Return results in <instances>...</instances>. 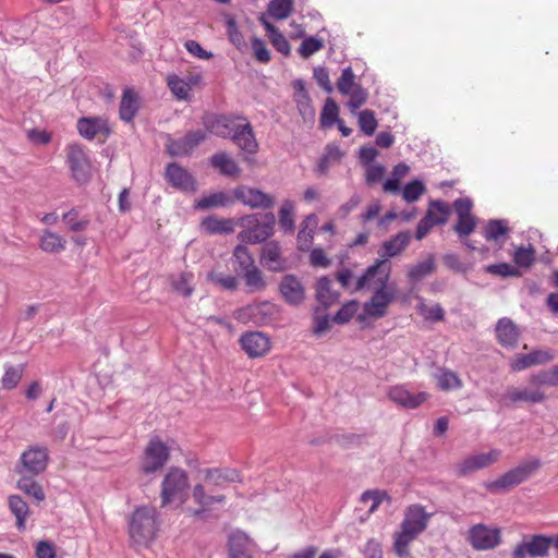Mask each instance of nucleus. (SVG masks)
<instances>
[{
    "instance_id": "f257e3e1",
    "label": "nucleus",
    "mask_w": 558,
    "mask_h": 558,
    "mask_svg": "<svg viewBox=\"0 0 558 558\" xmlns=\"http://www.w3.org/2000/svg\"><path fill=\"white\" fill-rule=\"evenodd\" d=\"M384 260L378 259L356 278L355 289L361 291H374L375 294L369 302L364 304L363 313L357 315L360 323H365L368 318L380 317L384 315V276L381 272Z\"/></svg>"
},
{
    "instance_id": "f03ea898",
    "label": "nucleus",
    "mask_w": 558,
    "mask_h": 558,
    "mask_svg": "<svg viewBox=\"0 0 558 558\" xmlns=\"http://www.w3.org/2000/svg\"><path fill=\"white\" fill-rule=\"evenodd\" d=\"M216 133L222 137H231L233 143L246 155H255L258 151V143L253 128L244 117H218Z\"/></svg>"
},
{
    "instance_id": "7ed1b4c3",
    "label": "nucleus",
    "mask_w": 558,
    "mask_h": 558,
    "mask_svg": "<svg viewBox=\"0 0 558 558\" xmlns=\"http://www.w3.org/2000/svg\"><path fill=\"white\" fill-rule=\"evenodd\" d=\"M159 530L158 513L155 508H136L129 519V536L136 546L147 547L156 538Z\"/></svg>"
},
{
    "instance_id": "20e7f679",
    "label": "nucleus",
    "mask_w": 558,
    "mask_h": 558,
    "mask_svg": "<svg viewBox=\"0 0 558 558\" xmlns=\"http://www.w3.org/2000/svg\"><path fill=\"white\" fill-rule=\"evenodd\" d=\"M551 536L545 534L524 535L512 549V558H546L549 555Z\"/></svg>"
},
{
    "instance_id": "39448f33",
    "label": "nucleus",
    "mask_w": 558,
    "mask_h": 558,
    "mask_svg": "<svg viewBox=\"0 0 558 558\" xmlns=\"http://www.w3.org/2000/svg\"><path fill=\"white\" fill-rule=\"evenodd\" d=\"M337 88L340 94L349 97L347 106L352 113H355L366 102L367 92L355 81L351 66L342 70Z\"/></svg>"
},
{
    "instance_id": "423d86ee",
    "label": "nucleus",
    "mask_w": 558,
    "mask_h": 558,
    "mask_svg": "<svg viewBox=\"0 0 558 558\" xmlns=\"http://www.w3.org/2000/svg\"><path fill=\"white\" fill-rule=\"evenodd\" d=\"M471 547L478 551L492 550L501 544V529L489 526L484 523L472 525L466 535Z\"/></svg>"
},
{
    "instance_id": "0eeeda50",
    "label": "nucleus",
    "mask_w": 558,
    "mask_h": 558,
    "mask_svg": "<svg viewBox=\"0 0 558 558\" xmlns=\"http://www.w3.org/2000/svg\"><path fill=\"white\" fill-rule=\"evenodd\" d=\"M278 311L275 304L270 302L253 303L233 313L234 319L242 324L252 323L257 326L270 324L277 316Z\"/></svg>"
},
{
    "instance_id": "6e6552de",
    "label": "nucleus",
    "mask_w": 558,
    "mask_h": 558,
    "mask_svg": "<svg viewBox=\"0 0 558 558\" xmlns=\"http://www.w3.org/2000/svg\"><path fill=\"white\" fill-rule=\"evenodd\" d=\"M451 214V206L442 199H434L428 203L425 216L416 228V239L422 240L435 226L445 225Z\"/></svg>"
},
{
    "instance_id": "1a4fd4ad",
    "label": "nucleus",
    "mask_w": 558,
    "mask_h": 558,
    "mask_svg": "<svg viewBox=\"0 0 558 558\" xmlns=\"http://www.w3.org/2000/svg\"><path fill=\"white\" fill-rule=\"evenodd\" d=\"M189 486L185 471L179 468H171L166 474L161 484V504L167 506L174 500H181Z\"/></svg>"
},
{
    "instance_id": "9d476101",
    "label": "nucleus",
    "mask_w": 558,
    "mask_h": 558,
    "mask_svg": "<svg viewBox=\"0 0 558 558\" xmlns=\"http://www.w3.org/2000/svg\"><path fill=\"white\" fill-rule=\"evenodd\" d=\"M251 228L241 233L243 241L248 243H260L267 240L274 232L276 218L272 213L256 214L250 218Z\"/></svg>"
},
{
    "instance_id": "9b49d317",
    "label": "nucleus",
    "mask_w": 558,
    "mask_h": 558,
    "mask_svg": "<svg viewBox=\"0 0 558 558\" xmlns=\"http://www.w3.org/2000/svg\"><path fill=\"white\" fill-rule=\"evenodd\" d=\"M452 208L457 215V222L453 225V231L460 238H466L474 232L477 226V219L472 214L473 203L469 197L457 198Z\"/></svg>"
},
{
    "instance_id": "f8f14e48",
    "label": "nucleus",
    "mask_w": 558,
    "mask_h": 558,
    "mask_svg": "<svg viewBox=\"0 0 558 558\" xmlns=\"http://www.w3.org/2000/svg\"><path fill=\"white\" fill-rule=\"evenodd\" d=\"M379 150L373 145L362 146L359 150V162L365 172V182L372 186L384 179V166L377 161Z\"/></svg>"
},
{
    "instance_id": "ddd939ff",
    "label": "nucleus",
    "mask_w": 558,
    "mask_h": 558,
    "mask_svg": "<svg viewBox=\"0 0 558 558\" xmlns=\"http://www.w3.org/2000/svg\"><path fill=\"white\" fill-rule=\"evenodd\" d=\"M541 461L538 459H532L518 465L517 468L508 471L493 484V488L508 489L510 487L518 486L523 483L533 472L538 470Z\"/></svg>"
},
{
    "instance_id": "4468645a",
    "label": "nucleus",
    "mask_w": 558,
    "mask_h": 558,
    "mask_svg": "<svg viewBox=\"0 0 558 558\" xmlns=\"http://www.w3.org/2000/svg\"><path fill=\"white\" fill-rule=\"evenodd\" d=\"M169 459L168 447L158 438H153L144 452L142 461V471L144 473H154L167 463Z\"/></svg>"
},
{
    "instance_id": "2eb2a0df",
    "label": "nucleus",
    "mask_w": 558,
    "mask_h": 558,
    "mask_svg": "<svg viewBox=\"0 0 558 558\" xmlns=\"http://www.w3.org/2000/svg\"><path fill=\"white\" fill-rule=\"evenodd\" d=\"M68 162L73 179L83 184L86 183L92 175L90 160L86 151L78 145L69 146Z\"/></svg>"
},
{
    "instance_id": "dca6fc26",
    "label": "nucleus",
    "mask_w": 558,
    "mask_h": 558,
    "mask_svg": "<svg viewBox=\"0 0 558 558\" xmlns=\"http://www.w3.org/2000/svg\"><path fill=\"white\" fill-rule=\"evenodd\" d=\"M48 460L49 456L45 447H29L22 453L20 458V462L22 465L20 473H26L31 475L40 474L46 470Z\"/></svg>"
},
{
    "instance_id": "f3484780",
    "label": "nucleus",
    "mask_w": 558,
    "mask_h": 558,
    "mask_svg": "<svg viewBox=\"0 0 558 558\" xmlns=\"http://www.w3.org/2000/svg\"><path fill=\"white\" fill-rule=\"evenodd\" d=\"M432 513L421 505H411L405 509L400 529L420 536L428 526Z\"/></svg>"
},
{
    "instance_id": "a211bd4d",
    "label": "nucleus",
    "mask_w": 558,
    "mask_h": 558,
    "mask_svg": "<svg viewBox=\"0 0 558 558\" xmlns=\"http://www.w3.org/2000/svg\"><path fill=\"white\" fill-rule=\"evenodd\" d=\"M255 549L254 541L244 532L236 530L229 534L228 551L230 558H253Z\"/></svg>"
},
{
    "instance_id": "6ab92c4d",
    "label": "nucleus",
    "mask_w": 558,
    "mask_h": 558,
    "mask_svg": "<svg viewBox=\"0 0 558 558\" xmlns=\"http://www.w3.org/2000/svg\"><path fill=\"white\" fill-rule=\"evenodd\" d=\"M77 131L82 137L88 141L97 137L105 141L110 133V128L108 121L104 118L84 117L77 121Z\"/></svg>"
},
{
    "instance_id": "aec40b11",
    "label": "nucleus",
    "mask_w": 558,
    "mask_h": 558,
    "mask_svg": "<svg viewBox=\"0 0 558 558\" xmlns=\"http://www.w3.org/2000/svg\"><path fill=\"white\" fill-rule=\"evenodd\" d=\"M500 456L501 451L497 449H493L486 453L470 456L459 463L458 473L460 475H468L475 471L485 469L497 462Z\"/></svg>"
},
{
    "instance_id": "412c9836",
    "label": "nucleus",
    "mask_w": 558,
    "mask_h": 558,
    "mask_svg": "<svg viewBox=\"0 0 558 558\" xmlns=\"http://www.w3.org/2000/svg\"><path fill=\"white\" fill-rule=\"evenodd\" d=\"M242 350L250 357H259L270 350V341L268 337L260 331H251L244 333L240 338Z\"/></svg>"
},
{
    "instance_id": "4be33fe9",
    "label": "nucleus",
    "mask_w": 558,
    "mask_h": 558,
    "mask_svg": "<svg viewBox=\"0 0 558 558\" xmlns=\"http://www.w3.org/2000/svg\"><path fill=\"white\" fill-rule=\"evenodd\" d=\"M234 196L238 201L252 208H270L274 205V198L259 190L241 186L235 189Z\"/></svg>"
},
{
    "instance_id": "5701e85b",
    "label": "nucleus",
    "mask_w": 558,
    "mask_h": 558,
    "mask_svg": "<svg viewBox=\"0 0 558 558\" xmlns=\"http://www.w3.org/2000/svg\"><path fill=\"white\" fill-rule=\"evenodd\" d=\"M279 290L284 301L291 305H299L305 296L302 282L292 275L282 278Z\"/></svg>"
},
{
    "instance_id": "b1692460",
    "label": "nucleus",
    "mask_w": 558,
    "mask_h": 558,
    "mask_svg": "<svg viewBox=\"0 0 558 558\" xmlns=\"http://www.w3.org/2000/svg\"><path fill=\"white\" fill-rule=\"evenodd\" d=\"M166 178L168 182L175 189L184 192L195 190V182L193 177L187 170L180 167L178 163H170L166 169Z\"/></svg>"
},
{
    "instance_id": "393cba45",
    "label": "nucleus",
    "mask_w": 558,
    "mask_h": 558,
    "mask_svg": "<svg viewBox=\"0 0 558 558\" xmlns=\"http://www.w3.org/2000/svg\"><path fill=\"white\" fill-rule=\"evenodd\" d=\"M554 359L553 354L549 351H533L529 354H520L518 355L512 364L511 367L515 372L523 371L527 367L538 365V364H545L550 362Z\"/></svg>"
},
{
    "instance_id": "a878e982",
    "label": "nucleus",
    "mask_w": 558,
    "mask_h": 558,
    "mask_svg": "<svg viewBox=\"0 0 558 558\" xmlns=\"http://www.w3.org/2000/svg\"><path fill=\"white\" fill-rule=\"evenodd\" d=\"M496 337L501 345L513 348L519 340L518 327L511 319L501 318L496 326Z\"/></svg>"
},
{
    "instance_id": "bb28decb",
    "label": "nucleus",
    "mask_w": 558,
    "mask_h": 558,
    "mask_svg": "<svg viewBox=\"0 0 558 558\" xmlns=\"http://www.w3.org/2000/svg\"><path fill=\"white\" fill-rule=\"evenodd\" d=\"M426 392L412 393L402 388H393L389 392V399L397 404L405 408L414 409L427 400Z\"/></svg>"
},
{
    "instance_id": "cd10ccee",
    "label": "nucleus",
    "mask_w": 558,
    "mask_h": 558,
    "mask_svg": "<svg viewBox=\"0 0 558 558\" xmlns=\"http://www.w3.org/2000/svg\"><path fill=\"white\" fill-rule=\"evenodd\" d=\"M204 481L209 485L222 487L228 483L241 481V477L234 469H207Z\"/></svg>"
},
{
    "instance_id": "c85d7f7f",
    "label": "nucleus",
    "mask_w": 558,
    "mask_h": 558,
    "mask_svg": "<svg viewBox=\"0 0 558 558\" xmlns=\"http://www.w3.org/2000/svg\"><path fill=\"white\" fill-rule=\"evenodd\" d=\"M505 399L510 403L529 402L539 403L546 399L544 392L539 390H530L527 388H509L505 393Z\"/></svg>"
},
{
    "instance_id": "c756f323",
    "label": "nucleus",
    "mask_w": 558,
    "mask_h": 558,
    "mask_svg": "<svg viewBox=\"0 0 558 558\" xmlns=\"http://www.w3.org/2000/svg\"><path fill=\"white\" fill-rule=\"evenodd\" d=\"M140 108V100L137 94L131 89L125 88L122 94L119 114L124 122H131L136 116Z\"/></svg>"
},
{
    "instance_id": "7c9ffc66",
    "label": "nucleus",
    "mask_w": 558,
    "mask_h": 558,
    "mask_svg": "<svg viewBox=\"0 0 558 558\" xmlns=\"http://www.w3.org/2000/svg\"><path fill=\"white\" fill-rule=\"evenodd\" d=\"M193 499L199 506V509L194 512L195 515H202L205 511L209 510L215 504H223V495H208L205 493L204 485L197 484L193 488Z\"/></svg>"
},
{
    "instance_id": "2f4dec72",
    "label": "nucleus",
    "mask_w": 558,
    "mask_h": 558,
    "mask_svg": "<svg viewBox=\"0 0 558 558\" xmlns=\"http://www.w3.org/2000/svg\"><path fill=\"white\" fill-rule=\"evenodd\" d=\"M418 536L400 529L393 534L392 551L399 558H412L411 545Z\"/></svg>"
},
{
    "instance_id": "473e14b6",
    "label": "nucleus",
    "mask_w": 558,
    "mask_h": 558,
    "mask_svg": "<svg viewBox=\"0 0 558 558\" xmlns=\"http://www.w3.org/2000/svg\"><path fill=\"white\" fill-rule=\"evenodd\" d=\"M65 244L63 236L48 229L44 230L39 236V247L46 253H61L65 250Z\"/></svg>"
},
{
    "instance_id": "72a5a7b5",
    "label": "nucleus",
    "mask_w": 558,
    "mask_h": 558,
    "mask_svg": "<svg viewBox=\"0 0 558 558\" xmlns=\"http://www.w3.org/2000/svg\"><path fill=\"white\" fill-rule=\"evenodd\" d=\"M9 509L16 519V527L24 531L26 527V520L29 514V507L27 502L19 495H11L8 498Z\"/></svg>"
},
{
    "instance_id": "f704fd0d",
    "label": "nucleus",
    "mask_w": 558,
    "mask_h": 558,
    "mask_svg": "<svg viewBox=\"0 0 558 558\" xmlns=\"http://www.w3.org/2000/svg\"><path fill=\"white\" fill-rule=\"evenodd\" d=\"M509 233V228L505 220H489L484 227L483 234L487 241H492L501 246Z\"/></svg>"
},
{
    "instance_id": "c9c22d12",
    "label": "nucleus",
    "mask_w": 558,
    "mask_h": 558,
    "mask_svg": "<svg viewBox=\"0 0 558 558\" xmlns=\"http://www.w3.org/2000/svg\"><path fill=\"white\" fill-rule=\"evenodd\" d=\"M259 22L264 26L272 46L282 54H289L290 53V45L286 37L279 32V29L271 24L265 15H262L259 17Z\"/></svg>"
},
{
    "instance_id": "e433bc0d",
    "label": "nucleus",
    "mask_w": 558,
    "mask_h": 558,
    "mask_svg": "<svg viewBox=\"0 0 558 558\" xmlns=\"http://www.w3.org/2000/svg\"><path fill=\"white\" fill-rule=\"evenodd\" d=\"M316 299L324 307L332 305L339 299V293L331 289V280L327 276L320 277L316 282Z\"/></svg>"
},
{
    "instance_id": "4c0bfd02",
    "label": "nucleus",
    "mask_w": 558,
    "mask_h": 558,
    "mask_svg": "<svg viewBox=\"0 0 558 558\" xmlns=\"http://www.w3.org/2000/svg\"><path fill=\"white\" fill-rule=\"evenodd\" d=\"M210 162L211 166L223 175L236 177L240 173V168L236 161L226 153L215 154L211 157Z\"/></svg>"
},
{
    "instance_id": "58836bf2",
    "label": "nucleus",
    "mask_w": 558,
    "mask_h": 558,
    "mask_svg": "<svg viewBox=\"0 0 558 558\" xmlns=\"http://www.w3.org/2000/svg\"><path fill=\"white\" fill-rule=\"evenodd\" d=\"M170 284L175 292L187 298L194 291V275L190 271L173 274L170 277Z\"/></svg>"
},
{
    "instance_id": "ea45409f",
    "label": "nucleus",
    "mask_w": 558,
    "mask_h": 558,
    "mask_svg": "<svg viewBox=\"0 0 558 558\" xmlns=\"http://www.w3.org/2000/svg\"><path fill=\"white\" fill-rule=\"evenodd\" d=\"M316 227V217L315 215L307 216L303 223L302 228L298 233V246L301 251H308L313 239H314V229Z\"/></svg>"
},
{
    "instance_id": "a19ab883",
    "label": "nucleus",
    "mask_w": 558,
    "mask_h": 558,
    "mask_svg": "<svg viewBox=\"0 0 558 558\" xmlns=\"http://www.w3.org/2000/svg\"><path fill=\"white\" fill-rule=\"evenodd\" d=\"M240 276L244 279L247 292L254 293L265 290L266 281L263 272L256 265L245 270Z\"/></svg>"
},
{
    "instance_id": "79ce46f5",
    "label": "nucleus",
    "mask_w": 558,
    "mask_h": 558,
    "mask_svg": "<svg viewBox=\"0 0 558 558\" xmlns=\"http://www.w3.org/2000/svg\"><path fill=\"white\" fill-rule=\"evenodd\" d=\"M231 262L234 271L239 276L255 265L254 259L250 254L248 250L243 245L235 246Z\"/></svg>"
},
{
    "instance_id": "37998d69",
    "label": "nucleus",
    "mask_w": 558,
    "mask_h": 558,
    "mask_svg": "<svg viewBox=\"0 0 558 558\" xmlns=\"http://www.w3.org/2000/svg\"><path fill=\"white\" fill-rule=\"evenodd\" d=\"M167 85L178 100H190L191 89L184 78L179 77L177 74H169L167 76Z\"/></svg>"
},
{
    "instance_id": "c03bdc74",
    "label": "nucleus",
    "mask_w": 558,
    "mask_h": 558,
    "mask_svg": "<svg viewBox=\"0 0 558 558\" xmlns=\"http://www.w3.org/2000/svg\"><path fill=\"white\" fill-rule=\"evenodd\" d=\"M436 380L438 388L444 391L456 390L462 387V380L460 377L449 369H440L436 375Z\"/></svg>"
},
{
    "instance_id": "a18cd8bd",
    "label": "nucleus",
    "mask_w": 558,
    "mask_h": 558,
    "mask_svg": "<svg viewBox=\"0 0 558 558\" xmlns=\"http://www.w3.org/2000/svg\"><path fill=\"white\" fill-rule=\"evenodd\" d=\"M16 487L37 501L45 500V493L38 482L29 476H23L17 481Z\"/></svg>"
},
{
    "instance_id": "49530a36",
    "label": "nucleus",
    "mask_w": 558,
    "mask_h": 558,
    "mask_svg": "<svg viewBox=\"0 0 558 558\" xmlns=\"http://www.w3.org/2000/svg\"><path fill=\"white\" fill-rule=\"evenodd\" d=\"M292 10V0H271L267 9L268 14L275 20H286Z\"/></svg>"
},
{
    "instance_id": "de8ad7c7",
    "label": "nucleus",
    "mask_w": 558,
    "mask_h": 558,
    "mask_svg": "<svg viewBox=\"0 0 558 558\" xmlns=\"http://www.w3.org/2000/svg\"><path fill=\"white\" fill-rule=\"evenodd\" d=\"M294 204L290 199H286L279 210V226L284 232H293L294 230Z\"/></svg>"
},
{
    "instance_id": "09e8293b",
    "label": "nucleus",
    "mask_w": 558,
    "mask_h": 558,
    "mask_svg": "<svg viewBox=\"0 0 558 558\" xmlns=\"http://www.w3.org/2000/svg\"><path fill=\"white\" fill-rule=\"evenodd\" d=\"M381 494L379 490H366L360 498L359 511L365 510L366 514L373 513L381 502Z\"/></svg>"
},
{
    "instance_id": "8fccbe9b",
    "label": "nucleus",
    "mask_w": 558,
    "mask_h": 558,
    "mask_svg": "<svg viewBox=\"0 0 558 558\" xmlns=\"http://www.w3.org/2000/svg\"><path fill=\"white\" fill-rule=\"evenodd\" d=\"M230 203L229 196L223 192L213 193L203 196L196 202L195 207L198 209H208L213 207H225Z\"/></svg>"
},
{
    "instance_id": "3c124183",
    "label": "nucleus",
    "mask_w": 558,
    "mask_h": 558,
    "mask_svg": "<svg viewBox=\"0 0 558 558\" xmlns=\"http://www.w3.org/2000/svg\"><path fill=\"white\" fill-rule=\"evenodd\" d=\"M435 269V263L433 256H428L426 259L417 263L409 270V278L411 281H420L426 276L430 275Z\"/></svg>"
},
{
    "instance_id": "603ef678",
    "label": "nucleus",
    "mask_w": 558,
    "mask_h": 558,
    "mask_svg": "<svg viewBox=\"0 0 558 558\" xmlns=\"http://www.w3.org/2000/svg\"><path fill=\"white\" fill-rule=\"evenodd\" d=\"M411 240V233L409 231L399 232L395 238L386 242V257L395 256L399 254L404 247H407Z\"/></svg>"
},
{
    "instance_id": "864d4df0",
    "label": "nucleus",
    "mask_w": 558,
    "mask_h": 558,
    "mask_svg": "<svg viewBox=\"0 0 558 558\" xmlns=\"http://www.w3.org/2000/svg\"><path fill=\"white\" fill-rule=\"evenodd\" d=\"M208 280L228 291H235L239 287V279L232 275H225L219 271H210Z\"/></svg>"
},
{
    "instance_id": "5fc2aeb1",
    "label": "nucleus",
    "mask_w": 558,
    "mask_h": 558,
    "mask_svg": "<svg viewBox=\"0 0 558 558\" xmlns=\"http://www.w3.org/2000/svg\"><path fill=\"white\" fill-rule=\"evenodd\" d=\"M339 113V108L333 99L327 98L325 105L323 107V111L320 114V124L324 128H330L335 123H337Z\"/></svg>"
},
{
    "instance_id": "6e6d98bb",
    "label": "nucleus",
    "mask_w": 558,
    "mask_h": 558,
    "mask_svg": "<svg viewBox=\"0 0 558 558\" xmlns=\"http://www.w3.org/2000/svg\"><path fill=\"white\" fill-rule=\"evenodd\" d=\"M417 312L426 320L441 322L445 317V312L439 304L428 305L423 300L417 304Z\"/></svg>"
},
{
    "instance_id": "4d7b16f0",
    "label": "nucleus",
    "mask_w": 558,
    "mask_h": 558,
    "mask_svg": "<svg viewBox=\"0 0 558 558\" xmlns=\"http://www.w3.org/2000/svg\"><path fill=\"white\" fill-rule=\"evenodd\" d=\"M409 171L410 167L407 163H398L392 170L391 178L386 179V191H400V181L409 173Z\"/></svg>"
},
{
    "instance_id": "13d9d810",
    "label": "nucleus",
    "mask_w": 558,
    "mask_h": 558,
    "mask_svg": "<svg viewBox=\"0 0 558 558\" xmlns=\"http://www.w3.org/2000/svg\"><path fill=\"white\" fill-rule=\"evenodd\" d=\"M262 260L270 269H276L280 260V247L277 243L270 242L263 247Z\"/></svg>"
},
{
    "instance_id": "bf43d9fd",
    "label": "nucleus",
    "mask_w": 558,
    "mask_h": 558,
    "mask_svg": "<svg viewBox=\"0 0 558 558\" xmlns=\"http://www.w3.org/2000/svg\"><path fill=\"white\" fill-rule=\"evenodd\" d=\"M356 276L354 271L350 268L343 267L337 272V280L341 284V287L350 293L360 292V289H355L356 287Z\"/></svg>"
},
{
    "instance_id": "052dcab7",
    "label": "nucleus",
    "mask_w": 558,
    "mask_h": 558,
    "mask_svg": "<svg viewBox=\"0 0 558 558\" xmlns=\"http://www.w3.org/2000/svg\"><path fill=\"white\" fill-rule=\"evenodd\" d=\"M426 191L425 185L418 181L413 180L402 189V198L407 203L416 202Z\"/></svg>"
},
{
    "instance_id": "680f3d73",
    "label": "nucleus",
    "mask_w": 558,
    "mask_h": 558,
    "mask_svg": "<svg viewBox=\"0 0 558 558\" xmlns=\"http://www.w3.org/2000/svg\"><path fill=\"white\" fill-rule=\"evenodd\" d=\"M534 260L535 251L532 246H520L513 253V262L518 267L530 268Z\"/></svg>"
},
{
    "instance_id": "e2e57ef3",
    "label": "nucleus",
    "mask_w": 558,
    "mask_h": 558,
    "mask_svg": "<svg viewBox=\"0 0 558 558\" xmlns=\"http://www.w3.org/2000/svg\"><path fill=\"white\" fill-rule=\"evenodd\" d=\"M324 48V40L314 36L303 39L299 47L301 57L307 59Z\"/></svg>"
},
{
    "instance_id": "0e129e2a",
    "label": "nucleus",
    "mask_w": 558,
    "mask_h": 558,
    "mask_svg": "<svg viewBox=\"0 0 558 558\" xmlns=\"http://www.w3.org/2000/svg\"><path fill=\"white\" fill-rule=\"evenodd\" d=\"M485 271L490 275L499 276L502 278L520 277L521 276V271L515 266H512L508 263H499V264L488 265L485 268Z\"/></svg>"
},
{
    "instance_id": "69168bd1",
    "label": "nucleus",
    "mask_w": 558,
    "mask_h": 558,
    "mask_svg": "<svg viewBox=\"0 0 558 558\" xmlns=\"http://www.w3.org/2000/svg\"><path fill=\"white\" fill-rule=\"evenodd\" d=\"M359 307H360V304L355 300L347 302L336 313V315L332 318V322H335L337 324L348 323L357 313Z\"/></svg>"
},
{
    "instance_id": "338daca9",
    "label": "nucleus",
    "mask_w": 558,
    "mask_h": 558,
    "mask_svg": "<svg viewBox=\"0 0 558 558\" xmlns=\"http://www.w3.org/2000/svg\"><path fill=\"white\" fill-rule=\"evenodd\" d=\"M226 26L227 34L229 36L230 41L238 48L242 49L245 46L244 37L242 33L239 31L236 22L233 16H226Z\"/></svg>"
},
{
    "instance_id": "774afa93",
    "label": "nucleus",
    "mask_w": 558,
    "mask_h": 558,
    "mask_svg": "<svg viewBox=\"0 0 558 558\" xmlns=\"http://www.w3.org/2000/svg\"><path fill=\"white\" fill-rule=\"evenodd\" d=\"M204 230L210 234L225 233L231 231L230 222L217 218H206L202 222Z\"/></svg>"
}]
</instances>
